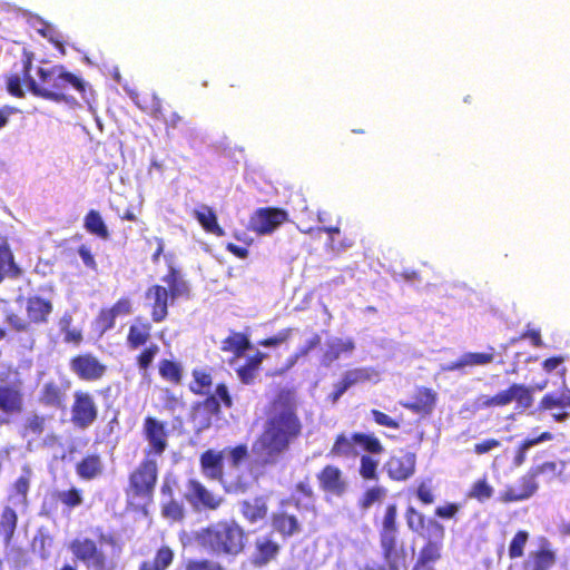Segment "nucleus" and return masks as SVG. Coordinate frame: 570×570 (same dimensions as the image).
I'll return each mask as SVG.
<instances>
[{"mask_svg": "<svg viewBox=\"0 0 570 570\" xmlns=\"http://www.w3.org/2000/svg\"><path fill=\"white\" fill-rule=\"evenodd\" d=\"M193 216L207 233L218 237L224 235V229L219 226L217 215L212 207L202 205L193 212Z\"/></svg>", "mask_w": 570, "mask_h": 570, "instance_id": "4be33fe9", "label": "nucleus"}, {"mask_svg": "<svg viewBox=\"0 0 570 570\" xmlns=\"http://www.w3.org/2000/svg\"><path fill=\"white\" fill-rule=\"evenodd\" d=\"M396 532L381 530V546L384 551V558L389 563V570H397L394 564L395 547H396Z\"/></svg>", "mask_w": 570, "mask_h": 570, "instance_id": "473e14b6", "label": "nucleus"}, {"mask_svg": "<svg viewBox=\"0 0 570 570\" xmlns=\"http://www.w3.org/2000/svg\"><path fill=\"white\" fill-rule=\"evenodd\" d=\"M58 499L70 508L78 507L82 503L81 492L75 488L58 493Z\"/></svg>", "mask_w": 570, "mask_h": 570, "instance_id": "3c124183", "label": "nucleus"}, {"mask_svg": "<svg viewBox=\"0 0 570 570\" xmlns=\"http://www.w3.org/2000/svg\"><path fill=\"white\" fill-rule=\"evenodd\" d=\"M405 518H406L407 527L412 531L417 532V531L423 529V527H424V517L421 513H419L414 508L410 507L406 510Z\"/></svg>", "mask_w": 570, "mask_h": 570, "instance_id": "6e6d98bb", "label": "nucleus"}, {"mask_svg": "<svg viewBox=\"0 0 570 570\" xmlns=\"http://www.w3.org/2000/svg\"><path fill=\"white\" fill-rule=\"evenodd\" d=\"M167 292L173 298L188 299L191 294L190 285L180 268L174 264H168L167 273L161 277Z\"/></svg>", "mask_w": 570, "mask_h": 570, "instance_id": "9b49d317", "label": "nucleus"}, {"mask_svg": "<svg viewBox=\"0 0 570 570\" xmlns=\"http://www.w3.org/2000/svg\"><path fill=\"white\" fill-rule=\"evenodd\" d=\"M500 442L494 439L485 440L481 443L475 444L474 451L476 454H484L487 452H490L491 450L499 448Z\"/></svg>", "mask_w": 570, "mask_h": 570, "instance_id": "69168bd1", "label": "nucleus"}, {"mask_svg": "<svg viewBox=\"0 0 570 570\" xmlns=\"http://www.w3.org/2000/svg\"><path fill=\"white\" fill-rule=\"evenodd\" d=\"M379 460H375L371 455H362L361 456V466L360 474L365 480H376L377 479V470Z\"/></svg>", "mask_w": 570, "mask_h": 570, "instance_id": "c03bdc74", "label": "nucleus"}, {"mask_svg": "<svg viewBox=\"0 0 570 570\" xmlns=\"http://www.w3.org/2000/svg\"><path fill=\"white\" fill-rule=\"evenodd\" d=\"M552 439V434L549 432L542 433L540 436L531 440H527L523 442V444L520 446L515 458H514V464L517 466H520L525 461L527 452L534 445L539 444L540 442L549 441Z\"/></svg>", "mask_w": 570, "mask_h": 570, "instance_id": "4c0bfd02", "label": "nucleus"}, {"mask_svg": "<svg viewBox=\"0 0 570 570\" xmlns=\"http://www.w3.org/2000/svg\"><path fill=\"white\" fill-rule=\"evenodd\" d=\"M245 532L235 521H219L200 529L196 543L213 554L237 556L245 547Z\"/></svg>", "mask_w": 570, "mask_h": 570, "instance_id": "7ed1b4c3", "label": "nucleus"}, {"mask_svg": "<svg viewBox=\"0 0 570 570\" xmlns=\"http://www.w3.org/2000/svg\"><path fill=\"white\" fill-rule=\"evenodd\" d=\"M257 556L255 562L257 564H266L279 551V546L268 537H262L256 540Z\"/></svg>", "mask_w": 570, "mask_h": 570, "instance_id": "2f4dec72", "label": "nucleus"}, {"mask_svg": "<svg viewBox=\"0 0 570 570\" xmlns=\"http://www.w3.org/2000/svg\"><path fill=\"white\" fill-rule=\"evenodd\" d=\"M72 406V421L76 425L85 429L92 424L97 417V407L88 393L77 392Z\"/></svg>", "mask_w": 570, "mask_h": 570, "instance_id": "f8f14e48", "label": "nucleus"}, {"mask_svg": "<svg viewBox=\"0 0 570 570\" xmlns=\"http://www.w3.org/2000/svg\"><path fill=\"white\" fill-rule=\"evenodd\" d=\"M71 366L85 380L98 379L105 372V366L97 358H72Z\"/></svg>", "mask_w": 570, "mask_h": 570, "instance_id": "b1692460", "label": "nucleus"}, {"mask_svg": "<svg viewBox=\"0 0 570 570\" xmlns=\"http://www.w3.org/2000/svg\"><path fill=\"white\" fill-rule=\"evenodd\" d=\"M493 489L484 480H480L474 483L470 497L478 499L479 501L488 500L492 497Z\"/></svg>", "mask_w": 570, "mask_h": 570, "instance_id": "5fc2aeb1", "label": "nucleus"}, {"mask_svg": "<svg viewBox=\"0 0 570 570\" xmlns=\"http://www.w3.org/2000/svg\"><path fill=\"white\" fill-rule=\"evenodd\" d=\"M157 480V464L155 461L148 460L131 474L130 485L137 495H149Z\"/></svg>", "mask_w": 570, "mask_h": 570, "instance_id": "9d476101", "label": "nucleus"}, {"mask_svg": "<svg viewBox=\"0 0 570 570\" xmlns=\"http://www.w3.org/2000/svg\"><path fill=\"white\" fill-rule=\"evenodd\" d=\"M185 570H225V568L215 560L190 559L186 562Z\"/></svg>", "mask_w": 570, "mask_h": 570, "instance_id": "a18cd8bd", "label": "nucleus"}, {"mask_svg": "<svg viewBox=\"0 0 570 570\" xmlns=\"http://www.w3.org/2000/svg\"><path fill=\"white\" fill-rule=\"evenodd\" d=\"M108 309L117 317H124L132 313V302L129 297L122 296L118 298Z\"/></svg>", "mask_w": 570, "mask_h": 570, "instance_id": "49530a36", "label": "nucleus"}, {"mask_svg": "<svg viewBox=\"0 0 570 570\" xmlns=\"http://www.w3.org/2000/svg\"><path fill=\"white\" fill-rule=\"evenodd\" d=\"M222 484L229 493H245L250 487V478L240 472L239 468L229 469L222 476Z\"/></svg>", "mask_w": 570, "mask_h": 570, "instance_id": "412c9836", "label": "nucleus"}, {"mask_svg": "<svg viewBox=\"0 0 570 570\" xmlns=\"http://www.w3.org/2000/svg\"><path fill=\"white\" fill-rule=\"evenodd\" d=\"M263 358H248V362L245 365H240L237 368V373L243 383H250L256 373L259 370Z\"/></svg>", "mask_w": 570, "mask_h": 570, "instance_id": "a19ab883", "label": "nucleus"}, {"mask_svg": "<svg viewBox=\"0 0 570 570\" xmlns=\"http://www.w3.org/2000/svg\"><path fill=\"white\" fill-rule=\"evenodd\" d=\"M83 227L90 234L100 239H109V229L102 219L100 213L96 209H90L83 217Z\"/></svg>", "mask_w": 570, "mask_h": 570, "instance_id": "a878e982", "label": "nucleus"}, {"mask_svg": "<svg viewBox=\"0 0 570 570\" xmlns=\"http://www.w3.org/2000/svg\"><path fill=\"white\" fill-rule=\"evenodd\" d=\"M146 439L156 454H161L167 446L165 424L156 419L147 417L144 424Z\"/></svg>", "mask_w": 570, "mask_h": 570, "instance_id": "f3484780", "label": "nucleus"}, {"mask_svg": "<svg viewBox=\"0 0 570 570\" xmlns=\"http://www.w3.org/2000/svg\"><path fill=\"white\" fill-rule=\"evenodd\" d=\"M98 541L91 538L78 537L69 543V550L76 560L81 562L87 570H115L117 562L114 557L108 556L104 546L116 544V539L101 529L96 531Z\"/></svg>", "mask_w": 570, "mask_h": 570, "instance_id": "20e7f679", "label": "nucleus"}, {"mask_svg": "<svg viewBox=\"0 0 570 570\" xmlns=\"http://www.w3.org/2000/svg\"><path fill=\"white\" fill-rule=\"evenodd\" d=\"M222 460L223 455L212 450L206 451L202 455L200 463L206 476L210 479H219L222 481V476L225 474L223 473Z\"/></svg>", "mask_w": 570, "mask_h": 570, "instance_id": "c85d7f7f", "label": "nucleus"}, {"mask_svg": "<svg viewBox=\"0 0 570 570\" xmlns=\"http://www.w3.org/2000/svg\"><path fill=\"white\" fill-rule=\"evenodd\" d=\"M528 532L519 531L512 539L509 547L510 558H519L523 554V548L528 541Z\"/></svg>", "mask_w": 570, "mask_h": 570, "instance_id": "09e8293b", "label": "nucleus"}, {"mask_svg": "<svg viewBox=\"0 0 570 570\" xmlns=\"http://www.w3.org/2000/svg\"><path fill=\"white\" fill-rule=\"evenodd\" d=\"M554 554L549 550H542L534 557L533 570H548L554 564Z\"/></svg>", "mask_w": 570, "mask_h": 570, "instance_id": "603ef678", "label": "nucleus"}, {"mask_svg": "<svg viewBox=\"0 0 570 570\" xmlns=\"http://www.w3.org/2000/svg\"><path fill=\"white\" fill-rule=\"evenodd\" d=\"M382 530L397 531L395 504H390L386 507L385 514L382 521Z\"/></svg>", "mask_w": 570, "mask_h": 570, "instance_id": "bf43d9fd", "label": "nucleus"}, {"mask_svg": "<svg viewBox=\"0 0 570 570\" xmlns=\"http://www.w3.org/2000/svg\"><path fill=\"white\" fill-rule=\"evenodd\" d=\"M372 414L377 424L384 425V426H390L393 429L399 428V423L395 422L393 419H391L389 415H386L377 410H373Z\"/></svg>", "mask_w": 570, "mask_h": 570, "instance_id": "0e129e2a", "label": "nucleus"}, {"mask_svg": "<svg viewBox=\"0 0 570 570\" xmlns=\"http://www.w3.org/2000/svg\"><path fill=\"white\" fill-rule=\"evenodd\" d=\"M288 220V213L277 207H263L256 209L249 218V229L257 235L272 234Z\"/></svg>", "mask_w": 570, "mask_h": 570, "instance_id": "39448f33", "label": "nucleus"}, {"mask_svg": "<svg viewBox=\"0 0 570 570\" xmlns=\"http://www.w3.org/2000/svg\"><path fill=\"white\" fill-rule=\"evenodd\" d=\"M78 254L82 259L83 265L91 269L97 271V262L95 259V255L91 253V249L88 245L82 244L78 247Z\"/></svg>", "mask_w": 570, "mask_h": 570, "instance_id": "052dcab7", "label": "nucleus"}, {"mask_svg": "<svg viewBox=\"0 0 570 570\" xmlns=\"http://www.w3.org/2000/svg\"><path fill=\"white\" fill-rule=\"evenodd\" d=\"M379 377L377 372L368 370V368H356L353 371H348L343 382L350 387L356 383L365 382V381H376Z\"/></svg>", "mask_w": 570, "mask_h": 570, "instance_id": "c9c22d12", "label": "nucleus"}, {"mask_svg": "<svg viewBox=\"0 0 570 570\" xmlns=\"http://www.w3.org/2000/svg\"><path fill=\"white\" fill-rule=\"evenodd\" d=\"M537 476L538 475L534 474V471L531 469L525 475H523L520 479L518 487H511L504 491V493L502 494V501H522L532 497L539 488V484L535 480Z\"/></svg>", "mask_w": 570, "mask_h": 570, "instance_id": "dca6fc26", "label": "nucleus"}, {"mask_svg": "<svg viewBox=\"0 0 570 570\" xmlns=\"http://www.w3.org/2000/svg\"><path fill=\"white\" fill-rule=\"evenodd\" d=\"M302 429L296 393L281 390L271 402L263 431L252 445V472L256 473L266 466L277 464L288 452L291 444L302 434Z\"/></svg>", "mask_w": 570, "mask_h": 570, "instance_id": "f257e3e1", "label": "nucleus"}, {"mask_svg": "<svg viewBox=\"0 0 570 570\" xmlns=\"http://www.w3.org/2000/svg\"><path fill=\"white\" fill-rule=\"evenodd\" d=\"M273 529L284 537H292L301 531V525L294 515L277 513L273 515Z\"/></svg>", "mask_w": 570, "mask_h": 570, "instance_id": "c756f323", "label": "nucleus"}, {"mask_svg": "<svg viewBox=\"0 0 570 570\" xmlns=\"http://www.w3.org/2000/svg\"><path fill=\"white\" fill-rule=\"evenodd\" d=\"M520 338H528L530 340L531 344L534 347H541L543 345L541 334L539 330H527L521 335Z\"/></svg>", "mask_w": 570, "mask_h": 570, "instance_id": "338daca9", "label": "nucleus"}, {"mask_svg": "<svg viewBox=\"0 0 570 570\" xmlns=\"http://www.w3.org/2000/svg\"><path fill=\"white\" fill-rule=\"evenodd\" d=\"M174 553L168 547H163L157 551L154 563L155 570H166L173 562Z\"/></svg>", "mask_w": 570, "mask_h": 570, "instance_id": "864d4df0", "label": "nucleus"}, {"mask_svg": "<svg viewBox=\"0 0 570 570\" xmlns=\"http://www.w3.org/2000/svg\"><path fill=\"white\" fill-rule=\"evenodd\" d=\"M435 404V394L429 389H420L413 401L405 403L404 406L420 414H429Z\"/></svg>", "mask_w": 570, "mask_h": 570, "instance_id": "bb28decb", "label": "nucleus"}, {"mask_svg": "<svg viewBox=\"0 0 570 570\" xmlns=\"http://www.w3.org/2000/svg\"><path fill=\"white\" fill-rule=\"evenodd\" d=\"M150 317L155 323L164 322L168 316V306L176 299L168 294L167 288L160 284L149 286L145 293Z\"/></svg>", "mask_w": 570, "mask_h": 570, "instance_id": "6e6552de", "label": "nucleus"}, {"mask_svg": "<svg viewBox=\"0 0 570 570\" xmlns=\"http://www.w3.org/2000/svg\"><path fill=\"white\" fill-rule=\"evenodd\" d=\"M416 458L414 453L406 452L393 455L385 464L391 479L396 481L407 480L414 474Z\"/></svg>", "mask_w": 570, "mask_h": 570, "instance_id": "4468645a", "label": "nucleus"}, {"mask_svg": "<svg viewBox=\"0 0 570 570\" xmlns=\"http://www.w3.org/2000/svg\"><path fill=\"white\" fill-rule=\"evenodd\" d=\"M194 382L190 384V390L195 393H205L212 386L210 375L203 370H194Z\"/></svg>", "mask_w": 570, "mask_h": 570, "instance_id": "37998d69", "label": "nucleus"}, {"mask_svg": "<svg viewBox=\"0 0 570 570\" xmlns=\"http://www.w3.org/2000/svg\"><path fill=\"white\" fill-rule=\"evenodd\" d=\"M220 348L223 352L232 353L234 356H243V354L253 350V345L247 334L232 331L228 336L222 341Z\"/></svg>", "mask_w": 570, "mask_h": 570, "instance_id": "aec40b11", "label": "nucleus"}, {"mask_svg": "<svg viewBox=\"0 0 570 570\" xmlns=\"http://www.w3.org/2000/svg\"><path fill=\"white\" fill-rule=\"evenodd\" d=\"M0 271L7 273L9 278H19L22 275L21 267L16 263L12 250L7 240L0 243Z\"/></svg>", "mask_w": 570, "mask_h": 570, "instance_id": "cd10ccee", "label": "nucleus"}, {"mask_svg": "<svg viewBox=\"0 0 570 570\" xmlns=\"http://www.w3.org/2000/svg\"><path fill=\"white\" fill-rule=\"evenodd\" d=\"M6 322L16 331H26L29 327V321H27L19 312H14L11 308L6 311Z\"/></svg>", "mask_w": 570, "mask_h": 570, "instance_id": "8fccbe9b", "label": "nucleus"}, {"mask_svg": "<svg viewBox=\"0 0 570 570\" xmlns=\"http://www.w3.org/2000/svg\"><path fill=\"white\" fill-rule=\"evenodd\" d=\"M368 451L371 453H381L383 448L376 438L366 434H354L351 439L345 435H340L332 449V453L335 455H357L356 448Z\"/></svg>", "mask_w": 570, "mask_h": 570, "instance_id": "423d86ee", "label": "nucleus"}, {"mask_svg": "<svg viewBox=\"0 0 570 570\" xmlns=\"http://www.w3.org/2000/svg\"><path fill=\"white\" fill-rule=\"evenodd\" d=\"M35 55L23 49L21 55L20 75L11 73L7 77V90L16 98H23L22 83L36 97L60 102L73 101L69 90L78 91L82 97L86 92V83L78 76L67 71L63 66L56 65L49 68L38 67L37 79L31 77Z\"/></svg>", "mask_w": 570, "mask_h": 570, "instance_id": "f03ea898", "label": "nucleus"}, {"mask_svg": "<svg viewBox=\"0 0 570 570\" xmlns=\"http://www.w3.org/2000/svg\"><path fill=\"white\" fill-rule=\"evenodd\" d=\"M17 373H10L6 379L0 376V410L14 413L21 410L22 396Z\"/></svg>", "mask_w": 570, "mask_h": 570, "instance_id": "1a4fd4ad", "label": "nucleus"}, {"mask_svg": "<svg viewBox=\"0 0 570 570\" xmlns=\"http://www.w3.org/2000/svg\"><path fill=\"white\" fill-rule=\"evenodd\" d=\"M539 409L552 411L551 415L557 422H564L569 417L567 410L570 409V391L544 395Z\"/></svg>", "mask_w": 570, "mask_h": 570, "instance_id": "2eb2a0df", "label": "nucleus"}, {"mask_svg": "<svg viewBox=\"0 0 570 570\" xmlns=\"http://www.w3.org/2000/svg\"><path fill=\"white\" fill-rule=\"evenodd\" d=\"M62 399H63V392L61 391V389L58 385H56L53 383H48L43 386L42 401L46 404L52 405V406H59L62 403Z\"/></svg>", "mask_w": 570, "mask_h": 570, "instance_id": "79ce46f5", "label": "nucleus"}, {"mask_svg": "<svg viewBox=\"0 0 570 570\" xmlns=\"http://www.w3.org/2000/svg\"><path fill=\"white\" fill-rule=\"evenodd\" d=\"M151 325L148 322L137 320L129 326L127 344L130 348L137 350L147 344L150 338Z\"/></svg>", "mask_w": 570, "mask_h": 570, "instance_id": "393cba45", "label": "nucleus"}, {"mask_svg": "<svg viewBox=\"0 0 570 570\" xmlns=\"http://www.w3.org/2000/svg\"><path fill=\"white\" fill-rule=\"evenodd\" d=\"M18 517L16 511L6 507L0 517V535L3 537L6 542H9L14 533Z\"/></svg>", "mask_w": 570, "mask_h": 570, "instance_id": "72a5a7b5", "label": "nucleus"}, {"mask_svg": "<svg viewBox=\"0 0 570 570\" xmlns=\"http://www.w3.org/2000/svg\"><path fill=\"white\" fill-rule=\"evenodd\" d=\"M511 402L517 403L518 410H527L533 403L532 389L522 384H513L508 390L501 391L485 401L488 406H502Z\"/></svg>", "mask_w": 570, "mask_h": 570, "instance_id": "0eeeda50", "label": "nucleus"}, {"mask_svg": "<svg viewBox=\"0 0 570 570\" xmlns=\"http://www.w3.org/2000/svg\"><path fill=\"white\" fill-rule=\"evenodd\" d=\"M160 375L174 383H179L183 374V368L179 363L168 358H164L159 366Z\"/></svg>", "mask_w": 570, "mask_h": 570, "instance_id": "e433bc0d", "label": "nucleus"}, {"mask_svg": "<svg viewBox=\"0 0 570 570\" xmlns=\"http://www.w3.org/2000/svg\"><path fill=\"white\" fill-rule=\"evenodd\" d=\"M102 470L104 464L98 455H88L77 464V473L86 480L99 476Z\"/></svg>", "mask_w": 570, "mask_h": 570, "instance_id": "7c9ffc66", "label": "nucleus"}, {"mask_svg": "<svg viewBox=\"0 0 570 570\" xmlns=\"http://www.w3.org/2000/svg\"><path fill=\"white\" fill-rule=\"evenodd\" d=\"M185 497L196 509L200 504L204 508L216 510L223 502L222 497L215 495L196 480L188 482Z\"/></svg>", "mask_w": 570, "mask_h": 570, "instance_id": "ddd939ff", "label": "nucleus"}, {"mask_svg": "<svg viewBox=\"0 0 570 570\" xmlns=\"http://www.w3.org/2000/svg\"><path fill=\"white\" fill-rule=\"evenodd\" d=\"M45 417L31 415L27 419L26 429L35 434H40L45 429Z\"/></svg>", "mask_w": 570, "mask_h": 570, "instance_id": "e2e57ef3", "label": "nucleus"}, {"mask_svg": "<svg viewBox=\"0 0 570 570\" xmlns=\"http://www.w3.org/2000/svg\"><path fill=\"white\" fill-rule=\"evenodd\" d=\"M440 558V546L436 542L429 541L422 549L420 561L422 563L433 562Z\"/></svg>", "mask_w": 570, "mask_h": 570, "instance_id": "4d7b16f0", "label": "nucleus"}, {"mask_svg": "<svg viewBox=\"0 0 570 570\" xmlns=\"http://www.w3.org/2000/svg\"><path fill=\"white\" fill-rule=\"evenodd\" d=\"M204 410L209 414H216L219 412L220 403L216 395L208 396L203 403Z\"/></svg>", "mask_w": 570, "mask_h": 570, "instance_id": "774afa93", "label": "nucleus"}, {"mask_svg": "<svg viewBox=\"0 0 570 570\" xmlns=\"http://www.w3.org/2000/svg\"><path fill=\"white\" fill-rule=\"evenodd\" d=\"M26 309L29 322L36 324L46 323L52 312V304L47 298L33 295L27 298Z\"/></svg>", "mask_w": 570, "mask_h": 570, "instance_id": "6ab92c4d", "label": "nucleus"}, {"mask_svg": "<svg viewBox=\"0 0 570 570\" xmlns=\"http://www.w3.org/2000/svg\"><path fill=\"white\" fill-rule=\"evenodd\" d=\"M220 454L226 458L230 464L229 469H238L240 463L247 459L248 449L245 444L237 445L235 448H226Z\"/></svg>", "mask_w": 570, "mask_h": 570, "instance_id": "f704fd0d", "label": "nucleus"}, {"mask_svg": "<svg viewBox=\"0 0 570 570\" xmlns=\"http://www.w3.org/2000/svg\"><path fill=\"white\" fill-rule=\"evenodd\" d=\"M163 512L165 517L170 518L175 521L180 520L184 515L183 507L175 501H171L168 504H166L164 507Z\"/></svg>", "mask_w": 570, "mask_h": 570, "instance_id": "680f3d73", "label": "nucleus"}, {"mask_svg": "<svg viewBox=\"0 0 570 570\" xmlns=\"http://www.w3.org/2000/svg\"><path fill=\"white\" fill-rule=\"evenodd\" d=\"M29 478L21 475L14 483L17 503L24 504L27 500V493L29 490Z\"/></svg>", "mask_w": 570, "mask_h": 570, "instance_id": "13d9d810", "label": "nucleus"}, {"mask_svg": "<svg viewBox=\"0 0 570 570\" xmlns=\"http://www.w3.org/2000/svg\"><path fill=\"white\" fill-rule=\"evenodd\" d=\"M318 479L322 488L333 494L341 495L346 490L347 483L343 478L342 471L336 466H325L320 473Z\"/></svg>", "mask_w": 570, "mask_h": 570, "instance_id": "a211bd4d", "label": "nucleus"}, {"mask_svg": "<svg viewBox=\"0 0 570 570\" xmlns=\"http://www.w3.org/2000/svg\"><path fill=\"white\" fill-rule=\"evenodd\" d=\"M386 495V489L383 487H373L368 489L360 500V507L363 510L370 509L374 503L381 502Z\"/></svg>", "mask_w": 570, "mask_h": 570, "instance_id": "ea45409f", "label": "nucleus"}, {"mask_svg": "<svg viewBox=\"0 0 570 570\" xmlns=\"http://www.w3.org/2000/svg\"><path fill=\"white\" fill-rule=\"evenodd\" d=\"M354 350V343L350 338H334L328 344V353L333 356L351 353Z\"/></svg>", "mask_w": 570, "mask_h": 570, "instance_id": "de8ad7c7", "label": "nucleus"}, {"mask_svg": "<svg viewBox=\"0 0 570 570\" xmlns=\"http://www.w3.org/2000/svg\"><path fill=\"white\" fill-rule=\"evenodd\" d=\"M239 510L246 520L250 523H255L263 520L267 514L266 499L257 497L252 500H245L240 502Z\"/></svg>", "mask_w": 570, "mask_h": 570, "instance_id": "5701e85b", "label": "nucleus"}, {"mask_svg": "<svg viewBox=\"0 0 570 570\" xmlns=\"http://www.w3.org/2000/svg\"><path fill=\"white\" fill-rule=\"evenodd\" d=\"M94 324L96 331L99 332L100 334H104L105 332L115 327L116 318L108 309V307H104L95 317Z\"/></svg>", "mask_w": 570, "mask_h": 570, "instance_id": "58836bf2", "label": "nucleus"}]
</instances>
